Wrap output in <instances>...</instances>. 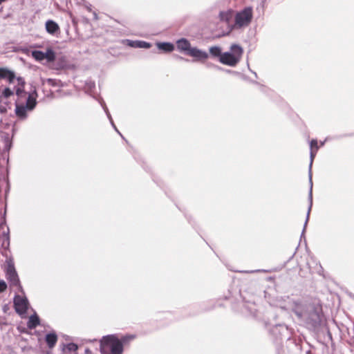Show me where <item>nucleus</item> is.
I'll list each match as a JSON object with an SVG mask.
<instances>
[{
	"label": "nucleus",
	"instance_id": "obj_14",
	"mask_svg": "<svg viewBox=\"0 0 354 354\" xmlns=\"http://www.w3.org/2000/svg\"><path fill=\"white\" fill-rule=\"evenodd\" d=\"M156 46L158 49L164 52H171L174 50V46L169 42H158Z\"/></svg>",
	"mask_w": 354,
	"mask_h": 354
},
{
	"label": "nucleus",
	"instance_id": "obj_2",
	"mask_svg": "<svg viewBox=\"0 0 354 354\" xmlns=\"http://www.w3.org/2000/svg\"><path fill=\"white\" fill-rule=\"evenodd\" d=\"M100 351L102 354H122V342L113 335L105 336L100 342Z\"/></svg>",
	"mask_w": 354,
	"mask_h": 354
},
{
	"label": "nucleus",
	"instance_id": "obj_3",
	"mask_svg": "<svg viewBox=\"0 0 354 354\" xmlns=\"http://www.w3.org/2000/svg\"><path fill=\"white\" fill-rule=\"evenodd\" d=\"M0 78L6 80L10 85L17 82V84L15 86L16 95L18 97H21L25 95V81L22 77H17L12 71L6 68H0Z\"/></svg>",
	"mask_w": 354,
	"mask_h": 354
},
{
	"label": "nucleus",
	"instance_id": "obj_18",
	"mask_svg": "<svg viewBox=\"0 0 354 354\" xmlns=\"http://www.w3.org/2000/svg\"><path fill=\"white\" fill-rule=\"evenodd\" d=\"M210 53L214 56H220L221 54V49L218 46H212L209 48Z\"/></svg>",
	"mask_w": 354,
	"mask_h": 354
},
{
	"label": "nucleus",
	"instance_id": "obj_21",
	"mask_svg": "<svg viewBox=\"0 0 354 354\" xmlns=\"http://www.w3.org/2000/svg\"><path fill=\"white\" fill-rule=\"evenodd\" d=\"M105 109V111H106V114H107L108 118H109V120H110V122H111V123L112 126L114 127V129H115V131H116L118 133H120H120L118 131V129H117V128L115 127V124H114V123H113V120H112V118H111V116L110 113H109V111H107V109Z\"/></svg>",
	"mask_w": 354,
	"mask_h": 354
},
{
	"label": "nucleus",
	"instance_id": "obj_1",
	"mask_svg": "<svg viewBox=\"0 0 354 354\" xmlns=\"http://www.w3.org/2000/svg\"><path fill=\"white\" fill-rule=\"evenodd\" d=\"M178 50L192 57L196 61H205L209 57L207 52L201 50L196 47H192L190 42L185 38L176 41Z\"/></svg>",
	"mask_w": 354,
	"mask_h": 354
},
{
	"label": "nucleus",
	"instance_id": "obj_15",
	"mask_svg": "<svg viewBox=\"0 0 354 354\" xmlns=\"http://www.w3.org/2000/svg\"><path fill=\"white\" fill-rule=\"evenodd\" d=\"M310 169L311 168L313 160L315 156V154L317 153V151L318 150V145L317 141L316 140H311L310 143Z\"/></svg>",
	"mask_w": 354,
	"mask_h": 354
},
{
	"label": "nucleus",
	"instance_id": "obj_24",
	"mask_svg": "<svg viewBox=\"0 0 354 354\" xmlns=\"http://www.w3.org/2000/svg\"><path fill=\"white\" fill-rule=\"evenodd\" d=\"M126 341H127V337H123V339H122V342H126Z\"/></svg>",
	"mask_w": 354,
	"mask_h": 354
},
{
	"label": "nucleus",
	"instance_id": "obj_5",
	"mask_svg": "<svg viewBox=\"0 0 354 354\" xmlns=\"http://www.w3.org/2000/svg\"><path fill=\"white\" fill-rule=\"evenodd\" d=\"M231 53L227 52L222 54L219 60L223 64L234 66L239 62L243 49L239 46L234 44L231 46Z\"/></svg>",
	"mask_w": 354,
	"mask_h": 354
},
{
	"label": "nucleus",
	"instance_id": "obj_25",
	"mask_svg": "<svg viewBox=\"0 0 354 354\" xmlns=\"http://www.w3.org/2000/svg\"><path fill=\"white\" fill-rule=\"evenodd\" d=\"M86 353H89V351H88V350H86Z\"/></svg>",
	"mask_w": 354,
	"mask_h": 354
},
{
	"label": "nucleus",
	"instance_id": "obj_13",
	"mask_svg": "<svg viewBox=\"0 0 354 354\" xmlns=\"http://www.w3.org/2000/svg\"><path fill=\"white\" fill-rule=\"evenodd\" d=\"M130 46L140 48H149L151 46V44L143 41H128Z\"/></svg>",
	"mask_w": 354,
	"mask_h": 354
},
{
	"label": "nucleus",
	"instance_id": "obj_8",
	"mask_svg": "<svg viewBox=\"0 0 354 354\" xmlns=\"http://www.w3.org/2000/svg\"><path fill=\"white\" fill-rule=\"evenodd\" d=\"M7 267H6V277L7 279L10 281V285L13 286H19V280L17 275V273L15 270V268L14 267V263L11 259L7 260Z\"/></svg>",
	"mask_w": 354,
	"mask_h": 354
},
{
	"label": "nucleus",
	"instance_id": "obj_20",
	"mask_svg": "<svg viewBox=\"0 0 354 354\" xmlns=\"http://www.w3.org/2000/svg\"><path fill=\"white\" fill-rule=\"evenodd\" d=\"M67 349L69 351H76L77 349V346L75 344H68L67 345Z\"/></svg>",
	"mask_w": 354,
	"mask_h": 354
},
{
	"label": "nucleus",
	"instance_id": "obj_6",
	"mask_svg": "<svg viewBox=\"0 0 354 354\" xmlns=\"http://www.w3.org/2000/svg\"><path fill=\"white\" fill-rule=\"evenodd\" d=\"M36 97L37 93L34 91L32 93L29 94L26 104L24 106V104H19L17 101H16V109L15 113L16 115L21 118H25L26 117V113L28 111H32L35 105H36Z\"/></svg>",
	"mask_w": 354,
	"mask_h": 354
},
{
	"label": "nucleus",
	"instance_id": "obj_11",
	"mask_svg": "<svg viewBox=\"0 0 354 354\" xmlns=\"http://www.w3.org/2000/svg\"><path fill=\"white\" fill-rule=\"evenodd\" d=\"M234 18V12L232 10L222 11L219 14V19L221 21L226 23L232 30V25L230 21Z\"/></svg>",
	"mask_w": 354,
	"mask_h": 354
},
{
	"label": "nucleus",
	"instance_id": "obj_9",
	"mask_svg": "<svg viewBox=\"0 0 354 354\" xmlns=\"http://www.w3.org/2000/svg\"><path fill=\"white\" fill-rule=\"evenodd\" d=\"M32 56L34 59L39 62L46 60L48 62H52L55 59V53L51 48L47 49L46 52L33 50L32 52Z\"/></svg>",
	"mask_w": 354,
	"mask_h": 354
},
{
	"label": "nucleus",
	"instance_id": "obj_12",
	"mask_svg": "<svg viewBox=\"0 0 354 354\" xmlns=\"http://www.w3.org/2000/svg\"><path fill=\"white\" fill-rule=\"evenodd\" d=\"M45 28L46 32L51 35H56L59 32L60 30L57 23L51 19L47 20L46 21Z\"/></svg>",
	"mask_w": 354,
	"mask_h": 354
},
{
	"label": "nucleus",
	"instance_id": "obj_17",
	"mask_svg": "<svg viewBox=\"0 0 354 354\" xmlns=\"http://www.w3.org/2000/svg\"><path fill=\"white\" fill-rule=\"evenodd\" d=\"M39 324V319L37 315H33L30 317L28 322V326L30 328H34Z\"/></svg>",
	"mask_w": 354,
	"mask_h": 354
},
{
	"label": "nucleus",
	"instance_id": "obj_4",
	"mask_svg": "<svg viewBox=\"0 0 354 354\" xmlns=\"http://www.w3.org/2000/svg\"><path fill=\"white\" fill-rule=\"evenodd\" d=\"M17 84V82L10 85L8 83V86L0 91V114H6L8 110L11 109V98L14 97L15 93L16 94L15 86Z\"/></svg>",
	"mask_w": 354,
	"mask_h": 354
},
{
	"label": "nucleus",
	"instance_id": "obj_22",
	"mask_svg": "<svg viewBox=\"0 0 354 354\" xmlns=\"http://www.w3.org/2000/svg\"><path fill=\"white\" fill-rule=\"evenodd\" d=\"M7 285L5 281H0V292H3L6 289Z\"/></svg>",
	"mask_w": 354,
	"mask_h": 354
},
{
	"label": "nucleus",
	"instance_id": "obj_7",
	"mask_svg": "<svg viewBox=\"0 0 354 354\" xmlns=\"http://www.w3.org/2000/svg\"><path fill=\"white\" fill-rule=\"evenodd\" d=\"M252 18V10L250 8H246L234 15V24L232 28H241L247 26Z\"/></svg>",
	"mask_w": 354,
	"mask_h": 354
},
{
	"label": "nucleus",
	"instance_id": "obj_23",
	"mask_svg": "<svg viewBox=\"0 0 354 354\" xmlns=\"http://www.w3.org/2000/svg\"><path fill=\"white\" fill-rule=\"evenodd\" d=\"M47 82H48L50 84H52V85H53V84H54V83H55V80H52V79H48V80H47Z\"/></svg>",
	"mask_w": 354,
	"mask_h": 354
},
{
	"label": "nucleus",
	"instance_id": "obj_19",
	"mask_svg": "<svg viewBox=\"0 0 354 354\" xmlns=\"http://www.w3.org/2000/svg\"><path fill=\"white\" fill-rule=\"evenodd\" d=\"M310 180H311V174H310ZM310 183L312 184V181H310ZM312 205H313V199H312V188H311L310 192V205H309L308 213H307V218L306 220L305 225L307 224Z\"/></svg>",
	"mask_w": 354,
	"mask_h": 354
},
{
	"label": "nucleus",
	"instance_id": "obj_10",
	"mask_svg": "<svg viewBox=\"0 0 354 354\" xmlns=\"http://www.w3.org/2000/svg\"><path fill=\"white\" fill-rule=\"evenodd\" d=\"M14 305L17 313L22 315L26 313L28 307V301L26 297L21 295H17L14 299Z\"/></svg>",
	"mask_w": 354,
	"mask_h": 354
},
{
	"label": "nucleus",
	"instance_id": "obj_16",
	"mask_svg": "<svg viewBox=\"0 0 354 354\" xmlns=\"http://www.w3.org/2000/svg\"><path fill=\"white\" fill-rule=\"evenodd\" d=\"M57 340V335L55 333H50L46 336V341L49 347L55 346Z\"/></svg>",
	"mask_w": 354,
	"mask_h": 354
}]
</instances>
